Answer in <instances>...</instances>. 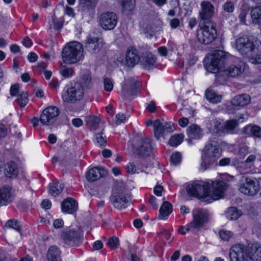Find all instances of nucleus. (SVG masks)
I'll return each mask as SVG.
<instances>
[{"mask_svg":"<svg viewBox=\"0 0 261 261\" xmlns=\"http://www.w3.org/2000/svg\"><path fill=\"white\" fill-rule=\"evenodd\" d=\"M226 189V183L217 180L211 181L210 183L197 181L189 184L187 187L188 194L190 196L203 198L211 196L214 200L222 197Z\"/></svg>","mask_w":261,"mask_h":261,"instance_id":"f257e3e1","label":"nucleus"},{"mask_svg":"<svg viewBox=\"0 0 261 261\" xmlns=\"http://www.w3.org/2000/svg\"><path fill=\"white\" fill-rule=\"evenodd\" d=\"M230 261H257L261 259V244H249L245 247L238 244L229 252Z\"/></svg>","mask_w":261,"mask_h":261,"instance_id":"f03ea898","label":"nucleus"},{"mask_svg":"<svg viewBox=\"0 0 261 261\" xmlns=\"http://www.w3.org/2000/svg\"><path fill=\"white\" fill-rule=\"evenodd\" d=\"M221 155V149L219 143L214 140L210 141L202 150L200 170L205 171L214 165Z\"/></svg>","mask_w":261,"mask_h":261,"instance_id":"7ed1b4c3","label":"nucleus"},{"mask_svg":"<svg viewBox=\"0 0 261 261\" xmlns=\"http://www.w3.org/2000/svg\"><path fill=\"white\" fill-rule=\"evenodd\" d=\"M83 50V45L80 42H69L62 50V56L63 62L68 64L79 62L84 58Z\"/></svg>","mask_w":261,"mask_h":261,"instance_id":"20e7f679","label":"nucleus"},{"mask_svg":"<svg viewBox=\"0 0 261 261\" xmlns=\"http://www.w3.org/2000/svg\"><path fill=\"white\" fill-rule=\"evenodd\" d=\"M204 23L202 27H198L197 37L200 43L207 44L212 42L217 37L216 24L212 21H207Z\"/></svg>","mask_w":261,"mask_h":261,"instance_id":"39448f33","label":"nucleus"},{"mask_svg":"<svg viewBox=\"0 0 261 261\" xmlns=\"http://www.w3.org/2000/svg\"><path fill=\"white\" fill-rule=\"evenodd\" d=\"M228 56L223 50L213 51L211 55L210 62L206 64V70L212 73H217L224 67L225 62L228 60Z\"/></svg>","mask_w":261,"mask_h":261,"instance_id":"423d86ee","label":"nucleus"},{"mask_svg":"<svg viewBox=\"0 0 261 261\" xmlns=\"http://www.w3.org/2000/svg\"><path fill=\"white\" fill-rule=\"evenodd\" d=\"M84 95L82 85L79 83H75L63 90L62 97L64 102L73 103L80 101L83 98Z\"/></svg>","mask_w":261,"mask_h":261,"instance_id":"0eeeda50","label":"nucleus"},{"mask_svg":"<svg viewBox=\"0 0 261 261\" xmlns=\"http://www.w3.org/2000/svg\"><path fill=\"white\" fill-rule=\"evenodd\" d=\"M239 190L248 196H254L260 190V183L254 177L242 176L239 181Z\"/></svg>","mask_w":261,"mask_h":261,"instance_id":"6e6552de","label":"nucleus"},{"mask_svg":"<svg viewBox=\"0 0 261 261\" xmlns=\"http://www.w3.org/2000/svg\"><path fill=\"white\" fill-rule=\"evenodd\" d=\"M236 48L243 56L250 57L256 47L249 37L243 36L236 40Z\"/></svg>","mask_w":261,"mask_h":261,"instance_id":"1a4fd4ad","label":"nucleus"},{"mask_svg":"<svg viewBox=\"0 0 261 261\" xmlns=\"http://www.w3.org/2000/svg\"><path fill=\"white\" fill-rule=\"evenodd\" d=\"M60 113V110L58 107L49 106L42 112L40 117V121L43 125H53L57 121Z\"/></svg>","mask_w":261,"mask_h":261,"instance_id":"9d476101","label":"nucleus"},{"mask_svg":"<svg viewBox=\"0 0 261 261\" xmlns=\"http://www.w3.org/2000/svg\"><path fill=\"white\" fill-rule=\"evenodd\" d=\"M193 220L187 225V229H199L208 221V213L204 210L193 211Z\"/></svg>","mask_w":261,"mask_h":261,"instance_id":"9b49d317","label":"nucleus"},{"mask_svg":"<svg viewBox=\"0 0 261 261\" xmlns=\"http://www.w3.org/2000/svg\"><path fill=\"white\" fill-rule=\"evenodd\" d=\"M152 152L151 140L148 138H141L138 142L135 153L139 158L146 159Z\"/></svg>","mask_w":261,"mask_h":261,"instance_id":"f8f14e48","label":"nucleus"},{"mask_svg":"<svg viewBox=\"0 0 261 261\" xmlns=\"http://www.w3.org/2000/svg\"><path fill=\"white\" fill-rule=\"evenodd\" d=\"M99 23L105 30H113L117 23V16L112 12H107L101 14Z\"/></svg>","mask_w":261,"mask_h":261,"instance_id":"ddd939ff","label":"nucleus"},{"mask_svg":"<svg viewBox=\"0 0 261 261\" xmlns=\"http://www.w3.org/2000/svg\"><path fill=\"white\" fill-rule=\"evenodd\" d=\"M110 200L113 206L118 210L125 208L129 202V196L123 192H118L113 191L110 197Z\"/></svg>","mask_w":261,"mask_h":261,"instance_id":"4468645a","label":"nucleus"},{"mask_svg":"<svg viewBox=\"0 0 261 261\" xmlns=\"http://www.w3.org/2000/svg\"><path fill=\"white\" fill-rule=\"evenodd\" d=\"M62 237L65 243L71 246H79L82 243L81 233L76 230L64 232Z\"/></svg>","mask_w":261,"mask_h":261,"instance_id":"2eb2a0df","label":"nucleus"},{"mask_svg":"<svg viewBox=\"0 0 261 261\" xmlns=\"http://www.w3.org/2000/svg\"><path fill=\"white\" fill-rule=\"evenodd\" d=\"M153 128L154 136L158 139L166 134L171 133L174 129L172 123L166 122L163 124L159 119L154 121Z\"/></svg>","mask_w":261,"mask_h":261,"instance_id":"dca6fc26","label":"nucleus"},{"mask_svg":"<svg viewBox=\"0 0 261 261\" xmlns=\"http://www.w3.org/2000/svg\"><path fill=\"white\" fill-rule=\"evenodd\" d=\"M102 46V41L98 37L89 36L85 40V48L91 54L98 53Z\"/></svg>","mask_w":261,"mask_h":261,"instance_id":"f3484780","label":"nucleus"},{"mask_svg":"<svg viewBox=\"0 0 261 261\" xmlns=\"http://www.w3.org/2000/svg\"><path fill=\"white\" fill-rule=\"evenodd\" d=\"M139 84L132 77L129 78L124 82L122 87V95L127 98L128 96L134 95L137 89L139 87Z\"/></svg>","mask_w":261,"mask_h":261,"instance_id":"a211bd4d","label":"nucleus"},{"mask_svg":"<svg viewBox=\"0 0 261 261\" xmlns=\"http://www.w3.org/2000/svg\"><path fill=\"white\" fill-rule=\"evenodd\" d=\"M201 11L199 12L200 18L204 20V22L210 21L209 19L212 17L214 13V7L209 2L203 1L201 3Z\"/></svg>","mask_w":261,"mask_h":261,"instance_id":"6ab92c4d","label":"nucleus"},{"mask_svg":"<svg viewBox=\"0 0 261 261\" xmlns=\"http://www.w3.org/2000/svg\"><path fill=\"white\" fill-rule=\"evenodd\" d=\"M156 58L151 53L143 54L140 58V64L145 69L149 70L155 66Z\"/></svg>","mask_w":261,"mask_h":261,"instance_id":"aec40b11","label":"nucleus"},{"mask_svg":"<svg viewBox=\"0 0 261 261\" xmlns=\"http://www.w3.org/2000/svg\"><path fill=\"white\" fill-rule=\"evenodd\" d=\"M12 189L9 186H4L0 188V206L6 205L11 203L13 200Z\"/></svg>","mask_w":261,"mask_h":261,"instance_id":"412c9836","label":"nucleus"},{"mask_svg":"<svg viewBox=\"0 0 261 261\" xmlns=\"http://www.w3.org/2000/svg\"><path fill=\"white\" fill-rule=\"evenodd\" d=\"M107 174V172L102 168L95 167L90 169L86 173V178L90 182H93Z\"/></svg>","mask_w":261,"mask_h":261,"instance_id":"4be33fe9","label":"nucleus"},{"mask_svg":"<svg viewBox=\"0 0 261 261\" xmlns=\"http://www.w3.org/2000/svg\"><path fill=\"white\" fill-rule=\"evenodd\" d=\"M126 64L129 67H134L140 60L138 51L136 49H128L126 54Z\"/></svg>","mask_w":261,"mask_h":261,"instance_id":"5701e85b","label":"nucleus"},{"mask_svg":"<svg viewBox=\"0 0 261 261\" xmlns=\"http://www.w3.org/2000/svg\"><path fill=\"white\" fill-rule=\"evenodd\" d=\"M61 207L64 213L72 214L77 209V203L73 199L68 198L63 201Z\"/></svg>","mask_w":261,"mask_h":261,"instance_id":"b1692460","label":"nucleus"},{"mask_svg":"<svg viewBox=\"0 0 261 261\" xmlns=\"http://www.w3.org/2000/svg\"><path fill=\"white\" fill-rule=\"evenodd\" d=\"M98 0H79V7L81 10L88 13L95 9Z\"/></svg>","mask_w":261,"mask_h":261,"instance_id":"393cba45","label":"nucleus"},{"mask_svg":"<svg viewBox=\"0 0 261 261\" xmlns=\"http://www.w3.org/2000/svg\"><path fill=\"white\" fill-rule=\"evenodd\" d=\"M250 97L249 95L244 94L236 96L231 100L232 104L237 107H244L249 103Z\"/></svg>","mask_w":261,"mask_h":261,"instance_id":"a878e982","label":"nucleus"},{"mask_svg":"<svg viewBox=\"0 0 261 261\" xmlns=\"http://www.w3.org/2000/svg\"><path fill=\"white\" fill-rule=\"evenodd\" d=\"M48 261H61V251L56 246L49 247L47 254Z\"/></svg>","mask_w":261,"mask_h":261,"instance_id":"bb28decb","label":"nucleus"},{"mask_svg":"<svg viewBox=\"0 0 261 261\" xmlns=\"http://www.w3.org/2000/svg\"><path fill=\"white\" fill-rule=\"evenodd\" d=\"M172 204L168 201L164 202L160 208V214L158 216V219L162 220L166 219L172 213Z\"/></svg>","mask_w":261,"mask_h":261,"instance_id":"cd10ccee","label":"nucleus"},{"mask_svg":"<svg viewBox=\"0 0 261 261\" xmlns=\"http://www.w3.org/2000/svg\"><path fill=\"white\" fill-rule=\"evenodd\" d=\"M223 126L224 122L222 123L216 119L211 120L206 125L208 129L219 135L224 134Z\"/></svg>","mask_w":261,"mask_h":261,"instance_id":"c85d7f7f","label":"nucleus"},{"mask_svg":"<svg viewBox=\"0 0 261 261\" xmlns=\"http://www.w3.org/2000/svg\"><path fill=\"white\" fill-rule=\"evenodd\" d=\"M5 171L7 177H16L18 173L17 166L13 161L9 162L5 166Z\"/></svg>","mask_w":261,"mask_h":261,"instance_id":"c756f323","label":"nucleus"},{"mask_svg":"<svg viewBox=\"0 0 261 261\" xmlns=\"http://www.w3.org/2000/svg\"><path fill=\"white\" fill-rule=\"evenodd\" d=\"M243 131L244 134L249 136L261 137V127L258 126L248 125L244 127Z\"/></svg>","mask_w":261,"mask_h":261,"instance_id":"7c9ffc66","label":"nucleus"},{"mask_svg":"<svg viewBox=\"0 0 261 261\" xmlns=\"http://www.w3.org/2000/svg\"><path fill=\"white\" fill-rule=\"evenodd\" d=\"M239 125V122L237 120L231 119L224 122V134H234L236 129Z\"/></svg>","mask_w":261,"mask_h":261,"instance_id":"2f4dec72","label":"nucleus"},{"mask_svg":"<svg viewBox=\"0 0 261 261\" xmlns=\"http://www.w3.org/2000/svg\"><path fill=\"white\" fill-rule=\"evenodd\" d=\"M187 132L191 139H199L202 136V129L196 124H192L188 126Z\"/></svg>","mask_w":261,"mask_h":261,"instance_id":"473e14b6","label":"nucleus"},{"mask_svg":"<svg viewBox=\"0 0 261 261\" xmlns=\"http://www.w3.org/2000/svg\"><path fill=\"white\" fill-rule=\"evenodd\" d=\"M244 68L241 65H231L224 72L231 77H236L239 75L244 71Z\"/></svg>","mask_w":261,"mask_h":261,"instance_id":"72a5a7b5","label":"nucleus"},{"mask_svg":"<svg viewBox=\"0 0 261 261\" xmlns=\"http://www.w3.org/2000/svg\"><path fill=\"white\" fill-rule=\"evenodd\" d=\"M64 185L62 183H50L49 185V193L54 196L59 195L63 191Z\"/></svg>","mask_w":261,"mask_h":261,"instance_id":"f704fd0d","label":"nucleus"},{"mask_svg":"<svg viewBox=\"0 0 261 261\" xmlns=\"http://www.w3.org/2000/svg\"><path fill=\"white\" fill-rule=\"evenodd\" d=\"M242 213L236 207H229L225 213L226 217L229 220H237Z\"/></svg>","mask_w":261,"mask_h":261,"instance_id":"c9c22d12","label":"nucleus"},{"mask_svg":"<svg viewBox=\"0 0 261 261\" xmlns=\"http://www.w3.org/2000/svg\"><path fill=\"white\" fill-rule=\"evenodd\" d=\"M205 96L206 99L211 102L217 103L220 102L222 96L216 93L214 90L207 89L205 91Z\"/></svg>","mask_w":261,"mask_h":261,"instance_id":"e433bc0d","label":"nucleus"},{"mask_svg":"<svg viewBox=\"0 0 261 261\" xmlns=\"http://www.w3.org/2000/svg\"><path fill=\"white\" fill-rule=\"evenodd\" d=\"M135 0H121V6L123 12L129 14L134 9Z\"/></svg>","mask_w":261,"mask_h":261,"instance_id":"4c0bfd02","label":"nucleus"},{"mask_svg":"<svg viewBox=\"0 0 261 261\" xmlns=\"http://www.w3.org/2000/svg\"><path fill=\"white\" fill-rule=\"evenodd\" d=\"M253 22L255 24L261 22V7H257L251 11Z\"/></svg>","mask_w":261,"mask_h":261,"instance_id":"58836bf2","label":"nucleus"},{"mask_svg":"<svg viewBox=\"0 0 261 261\" xmlns=\"http://www.w3.org/2000/svg\"><path fill=\"white\" fill-rule=\"evenodd\" d=\"M184 135L181 134H176L172 136L169 140V144L172 146H177L182 142Z\"/></svg>","mask_w":261,"mask_h":261,"instance_id":"ea45409f","label":"nucleus"},{"mask_svg":"<svg viewBox=\"0 0 261 261\" xmlns=\"http://www.w3.org/2000/svg\"><path fill=\"white\" fill-rule=\"evenodd\" d=\"M83 86V87L89 89L92 86V78L91 76L89 73L85 74L83 75L81 83H80Z\"/></svg>","mask_w":261,"mask_h":261,"instance_id":"a19ab883","label":"nucleus"},{"mask_svg":"<svg viewBox=\"0 0 261 261\" xmlns=\"http://www.w3.org/2000/svg\"><path fill=\"white\" fill-rule=\"evenodd\" d=\"M5 227L13 228L18 232H20L21 227L19 225L18 221L15 219H11L7 221L5 225Z\"/></svg>","mask_w":261,"mask_h":261,"instance_id":"79ce46f5","label":"nucleus"},{"mask_svg":"<svg viewBox=\"0 0 261 261\" xmlns=\"http://www.w3.org/2000/svg\"><path fill=\"white\" fill-rule=\"evenodd\" d=\"M86 121L89 123L93 129H96L99 125L100 120L98 117L91 116L86 118Z\"/></svg>","mask_w":261,"mask_h":261,"instance_id":"37998d69","label":"nucleus"},{"mask_svg":"<svg viewBox=\"0 0 261 261\" xmlns=\"http://www.w3.org/2000/svg\"><path fill=\"white\" fill-rule=\"evenodd\" d=\"M17 96L18 98L16 100L18 105L21 107H24L28 102V99L26 94L23 93V92H21V93L18 94Z\"/></svg>","mask_w":261,"mask_h":261,"instance_id":"c03bdc74","label":"nucleus"},{"mask_svg":"<svg viewBox=\"0 0 261 261\" xmlns=\"http://www.w3.org/2000/svg\"><path fill=\"white\" fill-rule=\"evenodd\" d=\"M249 11V9L246 6H243L241 9V12L239 14V18L240 21L245 23L246 21V16Z\"/></svg>","mask_w":261,"mask_h":261,"instance_id":"a18cd8bd","label":"nucleus"},{"mask_svg":"<svg viewBox=\"0 0 261 261\" xmlns=\"http://www.w3.org/2000/svg\"><path fill=\"white\" fill-rule=\"evenodd\" d=\"M104 89L106 91L110 92L113 88V83L111 79L105 78L103 80Z\"/></svg>","mask_w":261,"mask_h":261,"instance_id":"49530a36","label":"nucleus"},{"mask_svg":"<svg viewBox=\"0 0 261 261\" xmlns=\"http://www.w3.org/2000/svg\"><path fill=\"white\" fill-rule=\"evenodd\" d=\"M232 236V233L230 231L221 230L219 231V236L224 241H228Z\"/></svg>","mask_w":261,"mask_h":261,"instance_id":"de8ad7c7","label":"nucleus"},{"mask_svg":"<svg viewBox=\"0 0 261 261\" xmlns=\"http://www.w3.org/2000/svg\"><path fill=\"white\" fill-rule=\"evenodd\" d=\"M223 9L224 12L232 13L234 9V6L233 2H226L223 6Z\"/></svg>","mask_w":261,"mask_h":261,"instance_id":"09e8293b","label":"nucleus"},{"mask_svg":"<svg viewBox=\"0 0 261 261\" xmlns=\"http://www.w3.org/2000/svg\"><path fill=\"white\" fill-rule=\"evenodd\" d=\"M60 72L64 77L67 78L72 75L73 70L71 68L63 67L61 68Z\"/></svg>","mask_w":261,"mask_h":261,"instance_id":"8fccbe9b","label":"nucleus"},{"mask_svg":"<svg viewBox=\"0 0 261 261\" xmlns=\"http://www.w3.org/2000/svg\"><path fill=\"white\" fill-rule=\"evenodd\" d=\"M118 239L115 237L110 238L108 242V246L112 249L117 248L118 247Z\"/></svg>","mask_w":261,"mask_h":261,"instance_id":"3c124183","label":"nucleus"},{"mask_svg":"<svg viewBox=\"0 0 261 261\" xmlns=\"http://www.w3.org/2000/svg\"><path fill=\"white\" fill-rule=\"evenodd\" d=\"M170 161L172 164L174 165H177L181 161V154L179 152L172 154L170 158Z\"/></svg>","mask_w":261,"mask_h":261,"instance_id":"603ef678","label":"nucleus"},{"mask_svg":"<svg viewBox=\"0 0 261 261\" xmlns=\"http://www.w3.org/2000/svg\"><path fill=\"white\" fill-rule=\"evenodd\" d=\"M126 170L127 173L132 174L136 173H139L136 166L133 163H129L126 167Z\"/></svg>","mask_w":261,"mask_h":261,"instance_id":"864d4df0","label":"nucleus"},{"mask_svg":"<svg viewBox=\"0 0 261 261\" xmlns=\"http://www.w3.org/2000/svg\"><path fill=\"white\" fill-rule=\"evenodd\" d=\"M250 62L253 64H261V55L256 54L254 56L252 55L250 57H248Z\"/></svg>","mask_w":261,"mask_h":261,"instance_id":"5fc2aeb1","label":"nucleus"},{"mask_svg":"<svg viewBox=\"0 0 261 261\" xmlns=\"http://www.w3.org/2000/svg\"><path fill=\"white\" fill-rule=\"evenodd\" d=\"M10 92L11 96H17V94H18L19 92V84H16L14 85H12L10 88Z\"/></svg>","mask_w":261,"mask_h":261,"instance_id":"6e6d98bb","label":"nucleus"},{"mask_svg":"<svg viewBox=\"0 0 261 261\" xmlns=\"http://www.w3.org/2000/svg\"><path fill=\"white\" fill-rule=\"evenodd\" d=\"M116 123L118 125L125 122L126 118L123 114L119 113L116 115Z\"/></svg>","mask_w":261,"mask_h":261,"instance_id":"4d7b16f0","label":"nucleus"},{"mask_svg":"<svg viewBox=\"0 0 261 261\" xmlns=\"http://www.w3.org/2000/svg\"><path fill=\"white\" fill-rule=\"evenodd\" d=\"M249 153V147L247 146H242L239 148V154L243 158Z\"/></svg>","mask_w":261,"mask_h":261,"instance_id":"13d9d810","label":"nucleus"},{"mask_svg":"<svg viewBox=\"0 0 261 261\" xmlns=\"http://www.w3.org/2000/svg\"><path fill=\"white\" fill-rule=\"evenodd\" d=\"M102 135L101 133H100L97 134L96 136L97 143H98L100 146H103L106 143V140Z\"/></svg>","mask_w":261,"mask_h":261,"instance_id":"bf43d9fd","label":"nucleus"},{"mask_svg":"<svg viewBox=\"0 0 261 261\" xmlns=\"http://www.w3.org/2000/svg\"><path fill=\"white\" fill-rule=\"evenodd\" d=\"M256 156L255 154H250L246 160L242 163L243 164H253L256 160Z\"/></svg>","mask_w":261,"mask_h":261,"instance_id":"052dcab7","label":"nucleus"},{"mask_svg":"<svg viewBox=\"0 0 261 261\" xmlns=\"http://www.w3.org/2000/svg\"><path fill=\"white\" fill-rule=\"evenodd\" d=\"M53 22L54 23L55 25V28L57 30H60L62 28L63 23L62 22L55 18L54 17H53Z\"/></svg>","mask_w":261,"mask_h":261,"instance_id":"680f3d73","label":"nucleus"},{"mask_svg":"<svg viewBox=\"0 0 261 261\" xmlns=\"http://www.w3.org/2000/svg\"><path fill=\"white\" fill-rule=\"evenodd\" d=\"M83 121L80 118H74L72 120V124L76 127H79L83 125Z\"/></svg>","mask_w":261,"mask_h":261,"instance_id":"e2e57ef3","label":"nucleus"},{"mask_svg":"<svg viewBox=\"0 0 261 261\" xmlns=\"http://www.w3.org/2000/svg\"><path fill=\"white\" fill-rule=\"evenodd\" d=\"M51 205V202L49 200H43L41 203V206L42 208L46 210L50 208Z\"/></svg>","mask_w":261,"mask_h":261,"instance_id":"0e129e2a","label":"nucleus"},{"mask_svg":"<svg viewBox=\"0 0 261 261\" xmlns=\"http://www.w3.org/2000/svg\"><path fill=\"white\" fill-rule=\"evenodd\" d=\"M230 163V159L228 158H226L220 160L219 162V165L221 166H225L228 165Z\"/></svg>","mask_w":261,"mask_h":261,"instance_id":"69168bd1","label":"nucleus"},{"mask_svg":"<svg viewBox=\"0 0 261 261\" xmlns=\"http://www.w3.org/2000/svg\"><path fill=\"white\" fill-rule=\"evenodd\" d=\"M178 123L181 127H185L189 123V120L186 117H182L179 119Z\"/></svg>","mask_w":261,"mask_h":261,"instance_id":"338daca9","label":"nucleus"},{"mask_svg":"<svg viewBox=\"0 0 261 261\" xmlns=\"http://www.w3.org/2000/svg\"><path fill=\"white\" fill-rule=\"evenodd\" d=\"M37 55L34 53H31L28 56V58L31 62H34L37 61Z\"/></svg>","mask_w":261,"mask_h":261,"instance_id":"774afa93","label":"nucleus"}]
</instances>
